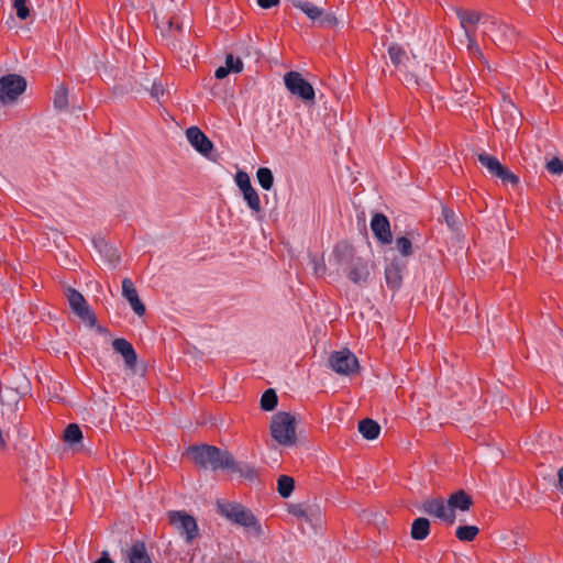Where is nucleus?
I'll list each match as a JSON object with an SVG mask.
<instances>
[{
	"mask_svg": "<svg viewBox=\"0 0 563 563\" xmlns=\"http://www.w3.org/2000/svg\"><path fill=\"white\" fill-rule=\"evenodd\" d=\"M154 18L163 37L167 41V45L174 52H177L180 58L190 56L192 54V43L189 34L185 32L180 19L177 15H164L158 19L156 14Z\"/></svg>",
	"mask_w": 563,
	"mask_h": 563,
	"instance_id": "1",
	"label": "nucleus"
},
{
	"mask_svg": "<svg viewBox=\"0 0 563 563\" xmlns=\"http://www.w3.org/2000/svg\"><path fill=\"white\" fill-rule=\"evenodd\" d=\"M185 455L197 466L212 471L225 470L229 463H232V454L229 451L209 444L191 445L187 448Z\"/></svg>",
	"mask_w": 563,
	"mask_h": 563,
	"instance_id": "2",
	"label": "nucleus"
},
{
	"mask_svg": "<svg viewBox=\"0 0 563 563\" xmlns=\"http://www.w3.org/2000/svg\"><path fill=\"white\" fill-rule=\"evenodd\" d=\"M217 510L232 523L244 527L245 529L253 531L256 536L261 534L262 529L258 520L253 512L243 505L239 503L218 500Z\"/></svg>",
	"mask_w": 563,
	"mask_h": 563,
	"instance_id": "3",
	"label": "nucleus"
},
{
	"mask_svg": "<svg viewBox=\"0 0 563 563\" xmlns=\"http://www.w3.org/2000/svg\"><path fill=\"white\" fill-rule=\"evenodd\" d=\"M271 435L280 445H294L296 443L295 418L283 411L274 415L271 421Z\"/></svg>",
	"mask_w": 563,
	"mask_h": 563,
	"instance_id": "4",
	"label": "nucleus"
},
{
	"mask_svg": "<svg viewBox=\"0 0 563 563\" xmlns=\"http://www.w3.org/2000/svg\"><path fill=\"white\" fill-rule=\"evenodd\" d=\"M26 80L18 74H8L0 78V102L13 103L25 91Z\"/></svg>",
	"mask_w": 563,
	"mask_h": 563,
	"instance_id": "5",
	"label": "nucleus"
},
{
	"mask_svg": "<svg viewBox=\"0 0 563 563\" xmlns=\"http://www.w3.org/2000/svg\"><path fill=\"white\" fill-rule=\"evenodd\" d=\"M65 296L71 311L88 327L93 328L97 324V316L89 307L85 297L76 289L68 287Z\"/></svg>",
	"mask_w": 563,
	"mask_h": 563,
	"instance_id": "6",
	"label": "nucleus"
},
{
	"mask_svg": "<svg viewBox=\"0 0 563 563\" xmlns=\"http://www.w3.org/2000/svg\"><path fill=\"white\" fill-rule=\"evenodd\" d=\"M284 82L291 95L297 96L305 103L314 102V89L300 73L291 70L285 74Z\"/></svg>",
	"mask_w": 563,
	"mask_h": 563,
	"instance_id": "7",
	"label": "nucleus"
},
{
	"mask_svg": "<svg viewBox=\"0 0 563 563\" xmlns=\"http://www.w3.org/2000/svg\"><path fill=\"white\" fill-rule=\"evenodd\" d=\"M328 363L340 375H352L360 368L356 356L347 349L332 352Z\"/></svg>",
	"mask_w": 563,
	"mask_h": 563,
	"instance_id": "8",
	"label": "nucleus"
},
{
	"mask_svg": "<svg viewBox=\"0 0 563 563\" xmlns=\"http://www.w3.org/2000/svg\"><path fill=\"white\" fill-rule=\"evenodd\" d=\"M170 525L185 537L187 543H190L198 536V526L196 519L186 511H169Z\"/></svg>",
	"mask_w": 563,
	"mask_h": 563,
	"instance_id": "9",
	"label": "nucleus"
},
{
	"mask_svg": "<svg viewBox=\"0 0 563 563\" xmlns=\"http://www.w3.org/2000/svg\"><path fill=\"white\" fill-rule=\"evenodd\" d=\"M295 8L300 9L311 21L318 22L321 27H333L338 24V19L333 13H324L322 9L309 1H294Z\"/></svg>",
	"mask_w": 563,
	"mask_h": 563,
	"instance_id": "10",
	"label": "nucleus"
},
{
	"mask_svg": "<svg viewBox=\"0 0 563 563\" xmlns=\"http://www.w3.org/2000/svg\"><path fill=\"white\" fill-rule=\"evenodd\" d=\"M424 514L437 517L449 525H453L455 521V514L449 511L448 505L444 504L442 498L426 499L419 507Z\"/></svg>",
	"mask_w": 563,
	"mask_h": 563,
	"instance_id": "11",
	"label": "nucleus"
},
{
	"mask_svg": "<svg viewBox=\"0 0 563 563\" xmlns=\"http://www.w3.org/2000/svg\"><path fill=\"white\" fill-rule=\"evenodd\" d=\"M186 136L191 146L206 157H209L213 150L212 142L197 126H190L186 131Z\"/></svg>",
	"mask_w": 563,
	"mask_h": 563,
	"instance_id": "12",
	"label": "nucleus"
},
{
	"mask_svg": "<svg viewBox=\"0 0 563 563\" xmlns=\"http://www.w3.org/2000/svg\"><path fill=\"white\" fill-rule=\"evenodd\" d=\"M371 229L382 244H390L393 235L387 217L383 213H375L371 221Z\"/></svg>",
	"mask_w": 563,
	"mask_h": 563,
	"instance_id": "13",
	"label": "nucleus"
},
{
	"mask_svg": "<svg viewBox=\"0 0 563 563\" xmlns=\"http://www.w3.org/2000/svg\"><path fill=\"white\" fill-rule=\"evenodd\" d=\"M332 255L336 266L344 272L352 265L354 260H357L354 247L346 242H339L334 246Z\"/></svg>",
	"mask_w": 563,
	"mask_h": 563,
	"instance_id": "14",
	"label": "nucleus"
},
{
	"mask_svg": "<svg viewBox=\"0 0 563 563\" xmlns=\"http://www.w3.org/2000/svg\"><path fill=\"white\" fill-rule=\"evenodd\" d=\"M122 296L129 301L135 314L139 317L145 314V306L140 299L133 282L128 277L122 280Z\"/></svg>",
	"mask_w": 563,
	"mask_h": 563,
	"instance_id": "15",
	"label": "nucleus"
},
{
	"mask_svg": "<svg viewBox=\"0 0 563 563\" xmlns=\"http://www.w3.org/2000/svg\"><path fill=\"white\" fill-rule=\"evenodd\" d=\"M112 347L117 353L122 355L126 367L129 369L134 371L136 362H137V355L135 353L133 345L125 339L120 338V339L113 340Z\"/></svg>",
	"mask_w": 563,
	"mask_h": 563,
	"instance_id": "16",
	"label": "nucleus"
},
{
	"mask_svg": "<svg viewBox=\"0 0 563 563\" xmlns=\"http://www.w3.org/2000/svg\"><path fill=\"white\" fill-rule=\"evenodd\" d=\"M483 25L485 26V33H493L497 31L499 33L498 41L500 44H507L511 42L517 33L516 30L505 23L497 24L496 21L487 19L483 22Z\"/></svg>",
	"mask_w": 563,
	"mask_h": 563,
	"instance_id": "17",
	"label": "nucleus"
},
{
	"mask_svg": "<svg viewBox=\"0 0 563 563\" xmlns=\"http://www.w3.org/2000/svg\"><path fill=\"white\" fill-rule=\"evenodd\" d=\"M347 278L357 285L365 284L369 277V269L367 262L357 257L352 265L345 271Z\"/></svg>",
	"mask_w": 563,
	"mask_h": 563,
	"instance_id": "18",
	"label": "nucleus"
},
{
	"mask_svg": "<svg viewBox=\"0 0 563 563\" xmlns=\"http://www.w3.org/2000/svg\"><path fill=\"white\" fill-rule=\"evenodd\" d=\"M449 511L462 510L467 511L473 505L471 496L463 489L451 494L446 500Z\"/></svg>",
	"mask_w": 563,
	"mask_h": 563,
	"instance_id": "19",
	"label": "nucleus"
},
{
	"mask_svg": "<svg viewBox=\"0 0 563 563\" xmlns=\"http://www.w3.org/2000/svg\"><path fill=\"white\" fill-rule=\"evenodd\" d=\"M402 269L404 266L396 261H393L389 265L386 266L385 279L389 288L398 289L401 286Z\"/></svg>",
	"mask_w": 563,
	"mask_h": 563,
	"instance_id": "20",
	"label": "nucleus"
},
{
	"mask_svg": "<svg viewBox=\"0 0 563 563\" xmlns=\"http://www.w3.org/2000/svg\"><path fill=\"white\" fill-rule=\"evenodd\" d=\"M126 559L129 563H152L145 544L136 541L130 550L126 551Z\"/></svg>",
	"mask_w": 563,
	"mask_h": 563,
	"instance_id": "21",
	"label": "nucleus"
},
{
	"mask_svg": "<svg viewBox=\"0 0 563 563\" xmlns=\"http://www.w3.org/2000/svg\"><path fill=\"white\" fill-rule=\"evenodd\" d=\"M430 533V521L426 517H419L413 520L410 529V536L413 540H424Z\"/></svg>",
	"mask_w": 563,
	"mask_h": 563,
	"instance_id": "22",
	"label": "nucleus"
},
{
	"mask_svg": "<svg viewBox=\"0 0 563 563\" xmlns=\"http://www.w3.org/2000/svg\"><path fill=\"white\" fill-rule=\"evenodd\" d=\"M358 432L366 440H375L380 433V426L371 418H365L358 422Z\"/></svg>",
	"mask_w": 563,
	"mask_h": 563,
	"instance_id": "23",
	"label": "nucleus"
},
{
	"mask_svg": "<svg viewBox=\"0 0 563 563\" xmlns=\"http://www.w3.org/2000/svg\"><path fill=\"white\" fill-rule=\"evenodd\" d=\"M230 465L227 466L225 470L232 471L234 473H238L240 477L245 479H254L256 476V472L254 467L245 462H238L232 456V463H229Z\"/></svg>",
	"mask_w": 563,
	"mask_h": 563,
	"instance_id": "24",
	"label": "nucleus"
},
{
	"mask_svg": "<svg viewBox=\"0 0 563 563\" xmlns=\"http://www.w3.org/2000/svg\"><path fill=\"white\" fill-rule=\"evenodd\" d=\"M478 162L484 166L492 176H496L500 168L504 166L497 157L487 153H481L477 155Z\"/></svg>",
	"mask_w": 563,
	"mask_h": 563,
	"instance_id": "25",
	"label": "nucleus"
},
{
	"mask_svg": "<svg viewBox=\"0 0 563 563\" xmlns=\"http://www.w3.org/2000/svg\"><path fill=\"white\" fill-rule=\"evenodd\" d=\"M456 14L460 19L461 26L464 29L465 32L471 31L468 29V25H475L481 20V14L476 11L457 9Z\"/></svg>",
	"mask_w": 563,
	"mask_h": 563,
	"instance_id": "26",
	"label": "nucleus"
},
{
	"mask_svg": "<svg viewBox=\"0 0 563 563\" xmlns=\"http://www.w3.org/2000/svg\"><path fill=\"white\" fill-rule=\"evenodd\" d=\"M295 488V481L288 475H280L277 479V492L283 498H288Z\"/></svg>",
	"mask_w": 563,
	"mask_h": 563,
	"instance_id": "27",
	"label": "nucleus"
},
{
	"mask_svg": "<svg viewBox=\"0 0 563 563\" xmlns=\"http://www.w3.org/2000/svg\"><path fill=\"white\" fill-rule=\"evenodd\" d=\"M63 439L69 445L79 443L82 440V432L79 426L76 423L68 424L64 431Z\"/></svg>",
	"mask_w": 563,
	"mask_h": 563,
	"instance_id": "28",
	"label": "nucleus"
},
{
	"mask_svg": "<svg viewBox=\"0 0 563 563\" xmlns=\"http://www.w3.org/2000/svg\"><path fill=\"white\" fill-rule=\"evenodd\" d=\"M479 529L476 526H460L455 531V536L460 541L471 542L478 534Z\"/></svg>",
	"mask_w": 563,
	"mask_h": 563,
	"instance_id": "29",
	"label": "nucleus"
},
{
	"mask_svg": "<svg viewBox=\"0 0 563 563\" xmlns=\"http://www.w3.org/2000/svg\"><path fill=\"white\" fill-rule=\"evenodd\" d=\"M278 404V397L275 389H265L261 397V408L265 411H272Z\"/></svg>",
	"mask_w": 563,
	"mask_h": 563,
	"instance_id": "30",
	"label": "nucleus"
},
{
	"mask_svg": "<svg viewBox=\"0 0 563 563\" xmlns=\"http://www.w3.org/2000/svg\"><path fill=\"white\" fill-rule=\"evenodd\" d=\"M243 198L246 201L249 208L255 213L258 214L262 212L261 199L257 191L254 187L245 192H243Z\"/></svg>",
	"mask_w": 563,
	"mask_h": 563,
	"instance_id": "31",
	"label": "nucleus"
},
{
	"mask_svg": "<svg viewBox=\"0 0 563 563\" xmlns=\"http://www.w3.org/2000/svg\"><path fill=\"white\" fill-rule=\"evenodd\" d=\"M257 180L263 189L269 190L274 185V175L267 167H261L256 173Z\"/></svg>",
	"mask_w": 563,
	"mask_h": 563,
	"instance_id": "32",
	"label": "nucleus"
},
{
	"mask_svg": "<svg viewBox=\"0 0 563 563\" xmlns=\"http://www.w3.org/2000/svg\"><path fill=\"white\" fill-rule=\"evenodd\" d=\"M54 107L58 110H65L68 107V89L66 86L60 85L54 95Z\"/></svg>",
	"mask_w": 563,
	"mask_h": 563,
	"instance_id": "33",
	"label": "nucleus"
},
{
	"mask_svg": "<svg viewBox=\"0 0 563 563\" xmlns=\"http://www.w3.org/2000/svg\"><path fill=\"white\" fill-rule=\"evenodd\" d=\"M388 54L391 63L395 66H399L402 63L404 58H407L405 49L398 44H391L388 47Z\"/></svg>",
	"mask_w": 563,
	"mask_h": 563,
	"instance_id": "34",
	"label": "nucleus"
},
{
	"mask_svg": "<svg viewBox=\"0 0 563 563\" xmlns=\"http://www.w3.org/2000/svg\"><path fill=\"white\" fill-rule=\"evenodd\" d=\"M20 395L19 389H0V402L2 405H16L19 401Z\"/></svg>",
	"mask_w": 563,
	"mask_h": 563,
	"instance_id": "35",
	"label": "nucleus"
},
{
	"mask_svg": "<svg viewBox=\"0 0 563 563\" xmlns=\"http://www.w3.org/2000/svg\"><path fill=\"white\" fill-rule=\"evenodd\" d=\"M396 249L399 251V253L408 257L412 254V243L411 240L407 236H399L396 239Z\"/></svg>",
	"mask_w": 563,
	"mask_h": 563,
	"instance_id": "36",
	"label": "nucleus"
},
{
	"mask_svg": "<svg viewBox=\"0 0 563 563\" xmlns=\"http://www.w3.org/2000/svg\"><path fill=\"white\" fill-rule=\"evenodd\" d=\"M495 177L500 179L503 184H511L515 186L519 183V178L506 166H503Z\"/></svg>",
	"mask_w": 563,
	"mask_h": 563,
	"instance_id": "37",
	"label": "nucleus"
},
{
	"mask_svg": "<svg viewBox=\"0 0 563 563\" xmlns=\"http://www.w3.org/2000/svg\"><path fill=\"white\" fill-rule=\"evenodd\" d=\"M235 183L240 190L242 191V194L253 188L249 175L242 170H239L236 173Z\"/></svg>",
	"mask_w": 563,
	"mask_h": 563,
	"instance_id": "38",
	"label": "nucleus"
},
{
	"mask_svg": "<svg viewBox=\"0 0 563 563\" xmlns=\"http://www.w3.org/2000/svg\"><path fill=\"white\" fill-rule=\"evenodd\" d=\"M29 0H14L13 7L16 11V16L21 20H25L30 16V9L27 7Z\"/></svg>",
	"mask_w": 563,
	"mask_h": 563,
	"instance_id": "39",
	"label": "nucleus"
},
{
	"mask_svg": "<svg viewBox=\"0 0 563 563\" xmlns=\"http://www.w3.org/2000/svg\"><path fill=\"white\" fill-rule=\"evenodd\" d=\"M225 66L233 73H240L243 69L242 60L239 57H234L232 54L227 55Z\"/></svg>",
	"mask_w": 563,
	"mask_h": 563,
	"instance_id": "40",
	"label": "nucleus"
},
{
	"mask_svg": "<svg viewBox=\"0 0 563 563\" xmlns=\"http://www.w3.org/2000/svg\"><path fill=\"white\" fill-rule=\"evenodd\" d=\"M466 37L468 41L467 48H468L470 53H472L473 55L482 56V51H481L478 44L476 43L474 32L466 31Z\"/></svg>",
	"mask_w": 563,
	"mask_h": 563,
	"instance_id": "41",
	"label": "nucleus"
},
{
	"mask_svg": "<svg viewBox=\"0 0 563 563\" xmlns=\"http://www.w3.org/2000/svg\"><path fill=\"white\" fill-rule=\"evenodd\" d=\"M547 169L554 175H561L563 173V162L559 157H553L548 162Z\"/></svg>",
	"mask_w": 563,
	"mask_h": 563,
	"instance_id": "42",
	"label": "nucleus"
},
{
	"mask_svg": "<svg viewBox=\"0 0 563 563\" xmlns=\"http://www.w3.org/2000/svg\"><path fill=\"white\" fill-rule=\"evenodd\" d=\"M442 217L450 228H453L455 225V213L452 209L448 207H442Z\"/></svg>",
	"mask_w": 563,
	"mask_h": 563,
	"instance_id": "43",
	"label": "nucleus"
},
{
	"mask_svg": "<svg viewBox=\"0 0 563 563\" xmlns=\"http://www.w3.org/2000/svg\"><path fill=\"white\" fill-rule=\"evenodd\" d=\"M289 512L299 518H307V511L302 508L301 505H291Z\"/></svg>",
	"mask_w": 563,
	"mask_h": 563,
	"instance_id": "44",
	"label": "nucleus"
},
{
	"mask_svg": "<svg viewBox=\"0 0 563 563\" xmlns=\"http://www.w3.org/2000/svg\"><path fill=\"white\" fill-rule=\"evenodd\" d=\"M150 93L152 98L158 100L159 97L164 93V89L161 84H156L155 81L152 84Z\"/></svg>",
	"mask_w": 563,
	"mask_h": 563,
	"instance_id": "45",
	"label": "nucleus"
},
{
	"mask_svg": "<svg viewBox=\"0 0 563 563\" xmlns=\"http://www.w3.org/2000/svg\"><path fill=\"white\" fill-rule=\"evenodd\" d=\"M257 3L263 9H269L279 3V0H257Z\"/></svg>",
	"mask_w": 563,
	"mask_h": 563,
	"instance_id": "46",
	"label": "nucleus"
},
{
	"mask_svg": "<svg viewBox=\"0 0 563 563\" xmlns=\"http://www.w3.org/2000/svg\"><path fill=\"white\" fill-rule=\"evenodd\" d=\"M229 73H231V71L229 70V68L227 66H221V67L217 68L214 76L217 79H223L229 75Z\"/></svg>",
	"mask_w": 563,
	"mask_h": 563,
	"instance_id": "47",
	"label": "nucleus"
},
{
	"mask_svg": "<svg viewBox=\"0 0 563 563\" xmlns=\"http://www.w3.org/2000/svg\"><path fill=\"white\" fill-rule=\"evenodd\" d=\"M95 563H114L110 556L108 551H102L101 556Z\"/></svg>",
	"mask_w": 563,
	"mask_h": 563,
	"instance_id": "48",
	"label": "nucleus"
},
{
	"mask_svg": "<svg viewBox=\"0 0 563 563\" xmlns=\"http://www.w3.org/2000/svg\"><path fill=\"white\" fill-rule=\"evenodd\" d=\"M405 81H406L407 84H409V85H410V84H415V85H418V84H419V82H418V78H417L415 75H412V74H406V75H405Z\"/></svg>",
	"mask_w": 563,
	"mask_h": 563,
	"instance_id": "49",
	"label": "nucleus"
},
{
	"mask_svg": "<svg viewBox=\"0 0 563 563\" xmlns=\"http://www.w3.org/2000/svg\"><path fill=\"white\" fill-rule=\"evenodd\" d=\"M324 272H325V265H324V264L316 265V266H314V273H316L317 275L324 274Z\"/></svg>",
	"mask_w": 563,
	"mask_h": 563,
	"instance_id": "50",
	"label": "nucleus"
},
{
	"mask_svg": "<svg viewBox=\"0 0 563 563\" xmlns=\"http://www.w3.org/2000/svg\"><path fill=\"white\" fill-rule=\"evenodd\" d=\"M48 399L49 400H60V397L56 393H49Z\"/></svg>",
	"mask_w": 563,
	"mask_h": 563,
	"instance_id": "51",
	"label": "nucleus"
}]
</instances>
